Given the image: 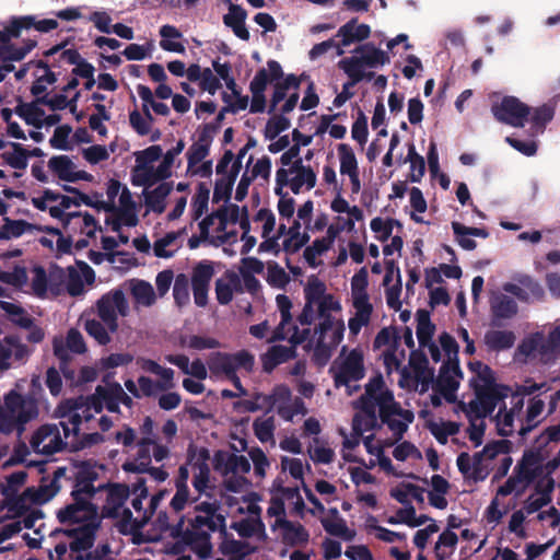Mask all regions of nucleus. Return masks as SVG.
I'll list each match as a JSON object with an SVG mask.
<instances>
[{
  "instance_id": "nucleus-1",
  "label": "nucleus",
  "mask_w": 560,
  "mask_h": 560,
  "mask_svg": "<svg viewBox=\"0 0 560 560\" xmlns=\"http://www.w3.org/2000/svg\"><path fill=\"white\" fill-rule=\"evenodd\" d=\"M39 410L37 401L32 396H23L15 389H11L3 397L0 405V432L10 434L16 432L21 436L25 425L37 418Z\"/></svg>"
},
{
  "instance_id": "nucleus-2",
  "label": "nucleus",
  "mask_w": 560,
  "mask_h": 560,
  "mask_svg": "<svg viewBox=\"0 0 560 560\" xmlns=\"http://www.w3.org/2000/svg\"><path fill=\"white\" fill-rule=\"evenodd\" d=\"M354 52L360 54V56L343 58L338 62V66L342 70H350L357 81L374 78V72L365 73L364 67L376 68L390 61L387 52L376 48L372 43L360 45L354 49Z\"/></svg>"
},
{
  "instance_id": "nucleus-3",
  "label": "nucleus",
  "mask_w": 560,
  "mask_h": 560,
  "mask_svg": "<svg viewBox=\"0 0 560 560\" xmlns=\"http://www.w3.org/2000/svg\"><path fill=\"white\" fill-rule=\"evenodd\" d=\"M329 374L336 388L345 386L347 394L352 395L351 382H359L365 376L364 358L360 349H352L341 361H335L329 368Z\"/></svg>"
},
{
  "instance_id": "nucleus-4",
  "label": "nucleus",
  "mask_w": 560,
  "mask_h": 560,
  "mask_svg": "<svg viewBox=\"0 0 560 560\" xmlns=\"http://www.w3.org/2000/svg\"><path fill=\"white\" fill-rule=\"evenodd\" d=\"M255 365V358L248 350H241L235 353L212 352L208 358L209 370L214 374H224L229 380L236 375L240 369L252 372Z\"/></svg>"
},
{
  "instance_id": "nucleus-5",
  "label": "nucleus",
  "mask_w": 560,
  "mask_h": 560,
  "mask_svg": "<svg viewBox=\"0 0 560 560\" xmlns=\"http://www.w3.org/2000/svg\"><path fill=\"white\" fill-rule=\"evenodd\" d=\"M267 67L268 69H258L254 79L249 83V91L252 93V103L249 112L253 114L265 112V91L267 89V85L269 83H273L275 80H279L283 77L282 67L277 60H268Z\"/></svg>"
},
{
  "instance_id": "nucleus-6",
  "label": "nucleus",
  "mask_w": 560,
  "mask_h": 560,
  "mask_svg": "<svg viewBox=\"0 0 560 560\" xmlns=\"http://www.w3.org/2000/svg\"><path fill=\"white\" fill-rule=\"evenodd\" d=\"M129 312V305L125 293L120 289L112 290L103 294L96 302V313L100 319L114 334L118 330V316H126Z\"/></svg>"
},
{
  "instance_id": "nucleus-7",
  "label": "nucleus",
  "mask_w": 560,
  "mask_h": 560,
  "mask_svg": "<svg viewBox=\"0 0 560 560\" xmlns=\"http://www.w3.org/2000/svg\"><path fill=\"white\" fill-rule=\"evenodd\" d=\"M491 112L502 124L522 128L532 113V108L515 96H504L500 103L493 104Z\"/></svg>"
},
{
  "instance_id": "nucleus-8",
  "label": "nucleus",
  "mask_w": 560,
  "mask_h": 560,
  "mask_svg": "<svg viewBox=\"0 0 560 560\" xmlns=\"http://www.w3.org/2000/svg\"><path fill=\"white\" fill-rule=\"evenodd\" d=\"M65 468L59 467L54 472V479L44 486H39L38 489L34 487L26 488L22 495L15 497L9 505L11 511H14L18 515H22L26 511L25 498L32 500V502L37 504H43L52 499L59 491L60 487L58 485V479L63 476Z\"/></svg>"
},
{
  "instance_id": "nucleus-9",
  "label": "nucleus",
  "mask_w": 560,
  "mask_h": 560,
  "mask_svg": "<svg viewBox=\"0 0 560 560\" xmlns=\"http://www.w3.org/2000/svg\"><path fill=\"white\" fill-rule=\"evenodd\" d=\"M73 502L58 510L57 520L60 524H85L98 522V508L85 498H72Z\"/></svg>"
},
{
  "instance_id": "nucleus-10",
  "label": "nucleus",
  "mask_w": 560,
  "mask_h": 560,
  "mask_svg": "<svg viewBox=\"0 0 560 560\" xmlns=\"http://www.w3.org/2000/svg\"><path fill=\"white\" fill-rule=\"evenodd\" d=\"M30 443L34 452L43 455H54L67 446L55 423L40 425L32 435Z\"/></svg>"
},
{
  "instance_id": "nucleus-11",
  "label": "nucleus",
  "mask_w": 560,
  "mask_h": 560,
  "mask_svg": "<svg viewBox=\"0 0 560 560\" xmlns=\"http://www.w3.org/2000/svg\"><path fill=\"white\" fill-rule=\"evenodd\" d=\"M213 276L214 266L210 260H201L192 267L189 283L194 294V302L198 307H206L208 304V293Z\"/></svg>"
},
{
  "instance_id": "nucleus-12",
  "label": "nucleus",
  "mask_w": 560,
  "mask_h": 560,
  "mask_svg": "<svg viewBox=\"0 0 560 560\" xmlns=\"http://www.w3.org/2000/svg\"><path fill=\"white\" fill-rule=\"evenodd\" d=\"M455 376H463L458 359L447 360L440 368V374L435 382L434 389L442 394L448 402L455 401V392L459 382Z\"/></svg>"
},
{
  "instance_id": "nucleus-13",
  "label": "nucleus",
  "mask_w": 560,
  "mask_h": 560,
  "mask_svg": "<svg viewBox=\"0 0 560 560\" xmlns=\"http://www.w3.org/2000/svg\"><path fill=\"white\" fill-rule=\"evenodd\" d=\"M65 43L57 44L51 48L44 51V57H54L60 52V58L69 65H75L72 69V74L83 79L91 78L94 75L95 68L92 63L86 61L77 49H63Z\"/></svg>"
},
{
  "instance_id": "nucleus-14",
  "label": "nucleus",
  "mask_w": 560,
  "mask_h": 560,
  "mask_svg": "<svg viewBox=\"0 0 560 560\" xmlns=\"http://www.w3.org/2000/svg\"><path fill=\"white\" fill-rule=\"evenodd\" d=\"M546 457L547 453H544L535 444L533 450L525 451L514 468L518 480H524L526 485L532 483L541 472L540 464Z\"/></svg>"
},
{
  "instance_id": "nucleus-15",
  "label": "nucleus",
  "mask_w": 560,
  "mask_h": 560,
  "mask_svg": "<svg viewBox=\"0 0 560 560\" xmlns=\"http://www.w3.org/2000/svg\"><path fill=\"white\" fill-rule=\"evenodd\" d=\"M101 526V521L89 522L79 527L70 529H59L63 535L73 538L69 548L72 552L89 550L93 547L95 534Z\"/></svg>"
},
{
  "instance_id": "nucleus-16",
  "label": "nucleus",
  "mask_w": 560,
  "mask_h": 560,
  "mask_svg": "<svg viewBox=\"0 0 560 560\" xmlns=\"http://www.w3.org/2000/svg\"><path fill=\"white\" fill-rule=\"evenodd\" d=\"M518 282L520 284L511 282L504 283L503 290L525 303L540 301L544 299V288L532 277L524 276L518 280Z\"/></svg>"
},
{
  "instance_id": "nucleus-17",
  "label": "nucleus",
  "mask_w": 560,
  "mask_h": 560,
  "mask_svg": "<svg viewBox=\"0 0 560 560\" xmlns=\"http://www.w3.org/2000/svg\"><path fill=\"white\" fill-rule=\"evenodd\" d=\"M277 528L282 529L281 540L287 546H305L310 540V533L301 523L280 517L271 525L272 530Z\"/></svg>"
},
{
  "instance_id": "nucleus-18",
  "label": "nucleus",
  "mask_w": 560,
  "mask_h": 560,
  "mask_svg": "<svg viewBox=\"0 0 560 560\" xmlns=\"http://www.w3.org/2000/svg\"><path fill=\"white\" fill-rule=\"evenodd\" d=\"M107 487L108 493L101 515L103 518H117L130 495V488L126 483H109Z\"/></svg>"
},
{
  "instance_id": "nucleus-19",
  "label": "nucleus",
  "mask_w": 560,
  "mask_h": 560,
  "mask_svg": "<svg viewBox=\"0 0 560 560\" xmlns=\"http://www.w3.org/2000/svg\"><path fill=\"white\" fill-rule=\"evenodd\" d=\"M476 397L482 405V416H491L497 405L508 397L511 388L506 385L500 386H480V384L474 385Z\"/></svg>"
},
{
  "instance_id": "nucleus-20",
  "label": "nucleus",
  "mask_w": 560,
  "mask_h": 560,
  "mask_svg": "<svg viewBox=\"0 0 560 560\" xmlns=\"http://www.w3.org/2000/svg\"><path fill=\"white\" fill-rule=\"evenodd\" d=\"M491 326L502 327L503 319H511L518 312L517 303L509 295L498 293L490 299Z\"/></svg>"
},
{
  "instance_id": "nucleus-21",
  "label": "nucleus",
  "mask_w": 560,
  "mask_h": 560,
  "mask_svg": "<svg viewBox=\"0 0 560 560\" xmlns=\"http://www.w3.org/2000/svg\"><path fill=\"white\" fill-rule=\"evenodd\" d=\"M226 2L229 3V12L223 15L224 25L230 27L240 39L248 40L250 35L245 24L247 19L246 10L231 0H226Z\"/></svg>"
},
{
  "instance_id": "nucleus-22",
  "label": "nucleus",
  "mask_w": 560,
  "mask_h": 560,
  "mask_svg": "<svg viewBox=\"0 0 560 560\" xmlns=\"http://www.w3.org/2000/svg\"><path fill=\"white\" fill-rule=\"evenodd\" d=\"M371 28L368 24H358V19L353 18L339 27L336 37H340L339 47H347L353 43L365 40L370 37Z\"/></svg>"
},
{
  "instance_id": "nucleus-23",
  "label": "nucleus",
  "mask_w": 560,
  "mask_h": 560,
  "mask_svg": "<svg viewBox=\"0 0 560 560\" xmlns=\"http://www.w3.org/2000/svg\"><path fill=\"white\" fill-rule=\"evenodd\" d=\"M296 357L293 347L276 345L270 347L266 353L261 355L262 370L271 373L278 365Z\"/></svg>"
},
{
  "instance_id": "nucleus-24",
  "label": "nucleus",
  "mask_w": 560,
  "mask_h": 560,
  "mask_svg": "<svg viewBox=\"0 0 560 560\" xmlns=\"http://www.w3.org/2000/svg\"><path fill=\"white\" fill-rule=\"evenodd\" d=\"M304 77V73L301 77H296L295 74L290 73L287 74L285 77L283 75L279 80L273 81V92L271 95L270 106L268 109L269 114L273 113L278 104L285 98L288 90L294 89L295 92L299 90L301 81Z\"/></svg>"
},
{
  "instance_id": "nucleus-25",
  "label": "nucleus",
  "mask_w": 560,
  "mask_h": 560,
  "mask_svg": "<svg viewBox=\"0 0 560 560\" xmlns=\"http://www.w3.org/2000/svg\"><path fill=\"white\" fill-rule=\"evenodd\" d=\"M560 357V326H555L539 346V359L545 364L555 363Z\"/></svg>"
},
{
  "instance_id": "nucleus-26",
  "label": "nucleus",
  "mask_w": 560,
  "mask_h": 560,
  "mask_svg": "<svg viewBox=\"0 0 560 560\" xmlns=\"http://www.w3.org/2000/svg\"><path fill=\"white\" fill-rule=\"evenodd\" d=\"M516 340L512 330L490 329L486 331L483 342L489 351L500 352L511 349Z\"/></svg>"
},
{
  "instance_id": "nucleus-27",
  "label": "nucleus",
  "mask_w": 560,
  "mask_h": 560,
  "mask_svg": "<svg viewBox=\"0 0 560 560\" xmlns=\"http://www.w3.org/2000/svg\"><path fill=\"white\" fill-rule=\"evenodd\" d=\"M190 532L214 533L220 530L226 535L225 517L223 515L197 514L189 521Z\"/></svg>"
},
{
  "instance_id": "nucleus-28",
  "label": "nucleus",
  "mask_w": 560,
  "mask_h": 560,
  "mask_svg": "<svg viewBox=\"0 0 560 560\" xmlns=\"http://www.w3.org/2000/svg\"><path fill=\"white\" fill-rule=\"evenodd\" d=\"M185 545L190 547L199 559H208L211 557V535L208 532L188 530L185 535Z\"/></svg>"
},
{
  "instance_id": "nucleus-29",
  "label": "nucleus",
  "mask_w": 560,
  "mask_h": 560,
  "mask_svg": "<svg viewBox=\"0 0 560 560\" xmlns=\"http://www.w3.org/2000/svg\"><path fill=\"white\" fill-rule=\"evenodd\" d=\"M173 189L172 182H164L151 191L144 190L145 206L153 212L161 214L165 210V199Z\"/></svg>"
},
{
  "instance_id": "nucleus-30",
  "label": "nucleus",
  "mask_w": 560,
  "mask_h": 560,
  "mask_svg": "<svg viewBox=\"0 0 560 560\" xmlns=\"http://www.w3.org/2000/svg\"><path fill=\"white\" fill-rule=\"evenodd\" d=\"M221 553L229 556L230 560H244L247 556L256 552L257 547L247 541L236 539H224L220 547Z\"/></svg>"
},
{
  "instance_id": "nucleus-31",
  "label": "nucleus",
  "mask_w": 560,
  "mask_h": 560,
  "mask_svg": "<svg viewBox=\"0 0 560 560\" xmlns=\"http://www.w3.org/2000/svg\"><path fill=\"white\" fill-rule=\"evenodd\" d=\"M555 488V480L552 478H548L547 482L542 487L540 483H537L535 490L540 493L539 498H533L530 495L526 501L524 509L527 514H533L539 511L541 508L546 506L551 502V492Z\"/></svg>"
},
{
  "instance_id": "nucleus-32",
  "label": "nucleus",
  "mask_w": 560,
  "mask_h": 560,
  "mask_svg": "<svg viewBox=\"0 0 560 560\" xmlns=\"http://www.w3.org/2000/svg\"><path fill=\"white\" fill-rule=\"evenodd\" d=\"M417 330L416 335L420 348H425V345L432 342L435 332V325L431 322L430 312L423 308L417 311Z\"/></svg>"
},
{
  "instance_id": "nucleus-33",
  "label": "nucleus",
  "mask_w": 560,
  "mask_h": 560,
  "mask_svg": "<svg viewBox=\"0 0 560 560\" xmlns=\"http://www.w3.org/2000/svg\"><path fill=\"white\" fill-rule=\"evenodd\" d=\"M369 273L366 267H362L351 279L352 303H370L368 294Z\"/></svg>"
},
{
  "instance_id": "nucleus-34",
  "label": "nucleus",
  "mask_w": 560,
  "mask_h": 560,
  "mask_svg": "<svg viewBox=\"0 0 560 560\" xmlns=\"http://www.w3.org/2000/svg\"><path fill=\"white\" fill-rule=\"evenodd\" d=\"M0 308L8 315V319L15 326L28 328L34 319L21 305L0 301Z\"/></svg>"
},
{
  "instance_id": "nucleus-35",
  "label": "nucleus",
  "mask_w": 560,
  "mask_h": 560,
  "mask_svg": "<svg viewBox=\"0 0 560 560\" xmlns=\"http://www.w3.org/2000/svg\"><path fill=\"white\" fill-rule=\"evenodd\" d=\"M300 229L301 224L298 220L289 228L288 234L290 237L285 238L282 243V249L287 254H295L308 243L310 235L307 233H301Z\"/></svg>"
},
{
  "instance_id": "nucleus-36",
  "label": "nucleus",
  "mask_w": 560,
  "mask_h": 560,
  "mask_svg": "<svg viewBox=\"0 0 560 560\" xmlns=\"http://www.w3.org/2000/svg\"><path fill=\"white\" fill-rule=\"evenodd\" d=\"M355 308L354 317L349 319L348 327L350 334L358 335L363 326L369 325L373 313L371 303H352Z\"/></svg>"
},
{
  "instance_id": "nucleus-37",
  "label": "nucleus",
  "mask_w": 560,
  "mask_h": 560,
  "mask_svg": "<svg viewBox=\"0 0 560 560\" xmlns=\"http://www.w3.org/2000/svg\"><path fill=\"white\" fill-rule=\"evenodd\" d=\"M337 151L340 161V173L348 176L358 174V161L353 149L348 143H340Z\"/></svg>"
},
{
  "instance_id": "nucleus-38",
  "label": "nucleus",
  "mask_w": 560,
  "mask_h": 560,
  "mask_svg": "<svg viewBox=\"0 0 560 560\" xmlns=\"http://www.w3.org/2000/svg\"><path fill=\"white\" fill-rule=\"evenodd\" d=\"M12 152H3L0 156L10 167L25 170L28 165L26 148L19 142H10Z\"/></svg>"
},
{
  "instance_id": "nucleus-39",
  "label": "nucleus",
  "mask_w": 560,
  "mask_h": 560,
  "mask_svg": "<svg viewBox=\"0 0 560 560\" xmlns=\"http://www.w3.org/2000/svg\"><path fill=\"white\" fill-rule=\"evenodd\" d=\"M185 148L184 140H179L175 147L166 151L163 155V160L155 170V179H166L171 177V168L173 166L175 158L183 152Z\"/></svg>"
},
{
  "instance_id": "nucleus-40",
  "label": "nucleus",
  "mask_w": 560,
  "mask_h": 560,
  "mask_svg": "<svg viewBox=\"0 0 560 560\" xmlns=\"http://www.w3.org/2000/svg\"><path fill=\"white\" fill-rule=\"evenodd\" d=\"M541 339V331H536L524 337L516 348L515 358L518 359L520 357H523V361H526L529 357H533L535 352L539 354Z\"/></svg>"
},
{
  "instance_id": "nucleus-41",
  "label": "nucleus",
  "mask_w": 560,
  "mask_h": 560,
  "mask_svg": "<svg viewBox=\"0 0 560 560\" xmlns=\"http://www.w3.org/2000/svg\"><path fill=\"white\" fill-rule=\"evenodd\" d=\"M48 167L58 176L60 180L70 183V178L74 170V164L69 156H52L48 161Z\"/></svg>"
},
{
  "instance_id": "nucleus-42",
  "label": "nucleus",
  "mask_w": 560,
  "mask_h": 560,
  "mask_svg": "<svg viewBox=\"0 0 560 560\" xmlns=\"http://www.w3.org/2000/svg\"><path fill=\"white\" fill-rule=\"evenodd\" d=\"M427 428L431 432V434L436 439V441L444 445L447 443L448 436L455 435L459 432V423L454 421L442 422L441 424L430 421L427 424Z\"/></svg>"
},
{
  "instance_id": "nucleus-43",
  "label": "nucleus",
  "mask_w": 560,
  "mask_h": 560,
  "mask_svg": "<svg viewBox=\"0 0 560 560\" xmlns=\"http://www.w3.org/2000/svg\"><path fill=\"white\" fill-rule=\"evenodd\" d=\"M160 36L162 37L160 42V46L165 51H173V52H184L185 47L177 42L168 40L170 38H180L182 33L173 25H163L160 28Z\"/></svg>"
},
{
  "instance_id": "nucleus-44",
  "label": "nucleus",
  "mask_w": 560,
  "mask_h": 560,
  "mask_svg": "<svg viewBox=\"0 0 560 560\" xmlns=\"http://www.w3.org/2000/svg\"><path fill=\"white\" fill-rule=\"evenodd\" d=\"M555 109L550 105L544 104L533 110L530 122L534 133H542L547 124L552 120Z\"/></svg>"
},
{
  "instance_id": "nucleus-45",
  "label": "nucleus",
  "mask_w": 560,
  "mask_h": 560,
  "mask_svg": "<svg viewBox=\"0 0 560 560\" xmlns=\"http://www.w3.org/2000/svg\"><path fill=\"white\" fill-rule=\"evenodd\" d=\"M189 278L185 273H178L174 279L173 296L178 307H184L190 302Z\"/></svg>"
},
{
  "instance_id": "nucleus-46",
  "label": "nucleus",
  "mask_w": 560,
  "mask_h": 560,
  "mask_svg": "<svg viewBox=\"0 0 560 560\" xmlns=\"http://www.w3.org/2000/svg\"><path fill=\"white\" fill-rule=\"evenodd\" d=\"M320 523L326 533L331 536L340 537L346 541H351L355 536L354 530L348 528L343 518L332 521L325 517L320 520Z\"/></svg>"
},
{
  "instance_id": "nucleus-47",
  "label": "nucleus",
  "mask_w": 560,
  "mask_h": 560,
  "mask_svg": "<svg viewBox=\"0 0 560 560\" xmlns=\"http://www.w3.org/2000/svg\"><path fill=\"white\" fill-rule=\"evenodd\" d=\"M84 329L100 346H107L112 341L110 331L102 320L86 319Z\"/></svg>"
},
{
  "instance_id": "nucleus-48",
  "label": "nucleus",
  "mask_w": 560,
  "mask_h": 560,
  "mask_svg": "<svg viewBox=\"0 0 560 560\" xmlns=\"http://www.w3.org/2000/svg\"><path fill=\"white\" fill-rule=\"evenodd\" d=\"M515 408L506 410V405L503 402L499 412L494 417L498 434L501 436H511L513 434Z\"/></svg>"
},
{
  "instance_id": "nucleus-49",
  "label": "nucleus",
  "mask_w": 560,
  "mask_h": 560,
  "mask_svg": "<svg viewBox=\"0 0 560 560\" xmlns=\"http://www.w3.org/2000/svg\"><path fill=\"white\" fill-rule=\"evenodd\" d=\"M232 528L235 529L242 538H249L258 533H260L262 537H266L265 525L260 518H244L233 523Z\"/></svg>"
},
{
  "instance_id": "nucleus-50",
  "label": "nucleus",
  "mask_w": 560,
  "mask_h": 560,
  "mask_svg": "<svg viewBox=\"0 0 560 560\" xmlns=\"http://www.w3.org/2000/svg\"><path fill=\"white\" fill-rule=\"evenodd\" d=\"M275 429L276 424L272 416L266 419L257 418L253 423L254 434L261 443L273 442Z\"/></svg>"
},
{
  "instance_id": "nucleus-51",
  "label": "nucleus",
  "mask_w": 560,
  "mask_h": 560,
  "mask_svg": "<svg viewBox=\"0 0 560 560\" xmlns=\"http://www.w3.org/2000/svg\"><path fill=\"white\" fill-rule=\"evenodd\" d=\"M267 271L266 280L269 285L277 289H285L290 282V277L278 262L269 261L267 264Z\"/></svg>"
},
{
  "instance_id": "nucleus-52",
  "label": "nucleus",
  "mask_w": 560,
  "mask_h": 560,
  "mask_svg": "<svg viewBox=\"0 0 560 560\" xmlns=\"http://www.w3.org/2000/svg\"><path fill=\"white\" fill-rule=\"evenodd\" d=\"M131 293L135 300L144 306H151L155 302V293L153 287L144 280H139L132 287Z\"/></svg>"
},
{
  "instance_id": "nucleus-53",
  "label": "nucleus",
  "mask_w": 560,
  "mask_h": 560,
  "mask_svg": "<svg viewBox=\"0 0 560 560\" xmlns=\"http://www.w3.org/2000/svg\"><path fill=\"white\" fill-rule=\"evenodd\" d=\"M290 128V119L284 115H275L266 124L264 136L268 140H273L281 132Z\"/></svg>"
},
{
  "instance_id": "nucleus-54",
  "label": "nucleus",
  "mask_w": 560,
  "mask_h": 560,
  "mask_svg": "<svg viewBox=\"0 0 560 560\" xmlns=\"http://www.w3.org/2000/svg\"><path fill=\"white\" fill-rule=\"evenodd\" d=\"M162 148L159 144L151 145L136 155V172L150 167L149 164L158 161L162 156Z\"/></svg>"
},
{
  "instance_id": "nucleus-55",
  "label": "nucleus",
  "mask_w": 560,
  "mask_h": 560,
  "mask_svg": "<svg viewBox=\"0 0 560 560\" xmlns=\"http://www.w3.org/2000/svg\"><path fill=\"white\" fill-rule=\"evenodd\" d=\"M3 226L5 233L8 234V240L18 238L25 232H32L36 228L35 224H32L25 220H12L8 217L3 218Z\"/></svg>"
},
{
  "instance_id": "nucleus-56",
  "label": "nucleus",
  "mask_w": 560,
  "mask_h": 560,
  "mask_svg": "<svg viewBox=\"0 0 560 560\" xmlns=\"http://www.w3.org/2000/svg\"><path fill=\"white\" fill-rule=\"evenodd\" d=\"M394 412H398V409H394L390 412H387L384 408H382V416L380 418L381 421L387 424L388 429L393 432L395 436V442H398L404 438V434L407 431L408 425L406 422L401 420L394 419Z\"/></svg>"
},
{
  "instance_id": "nucleus-57",
  "label": "nucleus",
  "mask_w": 560,
  "mask_h": 560,
  "mask_svg": "<svg viewBox=\"0 0 560 560\" xmlns=\"http://www.w3.org/2000/svg\"><path fill=\"white\" fill-rule=\"evenodd\" d=\"M67 208H62L61 203L59 206H52L48 208L49 214L54 219H58L62 223V228L67 231H75V228L71 226L74 223V220H79L81 218V211L74 212H65Z\"/></svg>"
},
{
  "instance_id": "nucleus-58",
  "label": "nucleus",
  "mask_w": 560,
  "mask_h": 560,
  "mask_svg": "<svg viewBox=\"0 0 560 560\" xmlns=\"http://www.w3.org/2000/svg\"><path fill=\"white\" fill-rule=\"evenodd\" d=\"M97 392L101 398H103L104 406L109 412L120 413L119 401L115 390V382L107 386L97 385Z\"/></svg>"
},
{
  "instance_id": "nucleus-59",
  "label": "nucleus",
  "mask_w": 560,
  "mask_h": 560,
  "mask_svg": "<svg viewBox=\"0 0 560 560\" xmlns=\"http://www.w3.org/2000/svg\"><path fill=\"white\" fill-rule=\"evenodd\" d=\"M137 92L140 96V98L144 103H149L152 107L153 112L161 116H168L170 115V108L165 103L162 102H155L153 97V93L151 89L147 85L139 84L137 86Z\"/></svg>"
},
{
  "instance_id": "nucleus-60",
  "label": "nucleus",
  "mask_w": 560,
  "mask_h": 560,
  "mask_svg": "<svg viewBox=\"0 0 560 560\" xmlns=\"http://www.w3.org/2000/svg\"><path fill=\"white\" fill-rule=\"evenodd\" d=\"M326 285L316 276H312L308 279L306 287L304 288L305 301L314 304L326 294Z\"/></svg>"
},
{
  "instance_id": "nucleus-61",
  "label": "nucleus",
  "mask_w": 560,
  "mask_h": 560,
  "mask_svg": "<svg viewBox=\"0 0 560 560\" xmlns=\"http://www.w3.org/2000/svg\"><path fill=\"white\" fill-rule=\"evenodd\" d=\"M316 173L313 170H307L305 173H301L295 175L290 180V188L293 194L298 195L301 191L303 185L306 186V189H312L316 185Z\"/></svg>"
},
{
  "instance_id": "nucleus-62",
  "label": "nucleus",
  "mask_w": 560,
  "mask_h": 560,
  "mask_svg": "<svg viewBox=\"0 0 560 560\" xmlns=\"http://www.w3.org/2000/svg\"><path fill=\"white\" fill-rule=\"evenodd\" d=\"M210 190L205 183H200L194 197V217L199 219L208 209Z\"/></svg>"
},
{
  "instance_id": "nucleus-63",
  "label": "nucleus",
  "mask_w": 560,
  "mask_h": 560,
  "mask_svg": "<svg viewBox=\"0 0 560 560\" xmlns=\"http://www.w3.org/2000/svg\"><path fill=\"white\" fill-rule=\"evenodd\" d=\"M560 441V422L556 425L547 427L535 440L534 444L544 453L550 442Z\"/></svg>"
},
{
  "instance_id": "nucleus-64",
  "label": "nucleus",
  "mask_w": 560,
  "mask_h": 560,
  "mask_svg": "<svg viewBox=\"0 0 560 560\" xmlns=\"http://www.w3.org/2000/svg\"><path fill=\"white\" fill-rule=\"evenodd\" d=\"M368 136H369L368 118L362 112H360L358 118L352 124L351 137L360 145H363L368 141Z\"/></svg>"
}]
</instances>
